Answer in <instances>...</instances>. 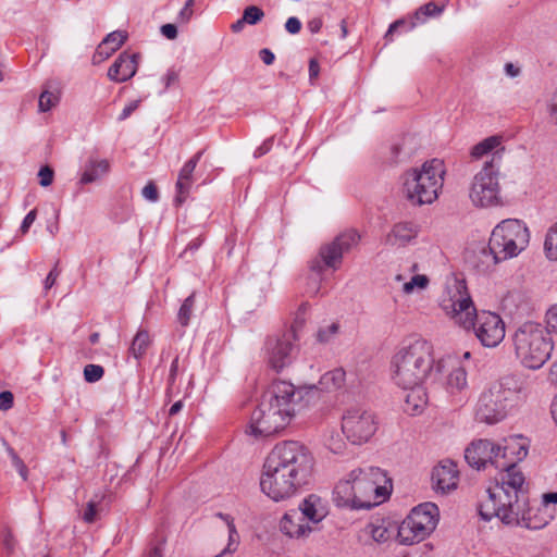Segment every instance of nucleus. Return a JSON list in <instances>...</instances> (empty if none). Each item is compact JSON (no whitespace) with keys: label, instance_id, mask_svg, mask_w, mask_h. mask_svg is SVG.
Returning <instances> with one entry per match:
<instances>
[{"label":"nucleus","instance_id":"obj_15","mask_svg":"<svg viewBox=\"0 0 557 557\" xmlns=\"http://www.w3.org/2000/svg\"><path fill=\"white\" fill-rule=\"evenodd\" d=\"M474 332L479 342L488 348L498 346L505 338V323L500 315L495 312L482 310L473 318V326L469 331Z\"/></svg>","mask_w":557,"mask_h":557},{"label":"nucleus","instance_id":"obj_24","mask_svg":"<svg viewBox=\"0 0 557 557\" xmlns=\"http://www.w3.org/2000/svg\"><path fill=\"white\" fill-rule=\"evenodd\" d=\"M498 459H506V463L521 461L528 455L529 441L521 435H512L504 440V445H496Z\"/></svg>","mask_w":557,"mask_h":557},{"label":"nucleus","instance_id":"obj_22","mask_svg":"<svg viewBox=\"0 0 557 557\" xmlns=\"http://www.w3.org/2000/svg\"><path fill=\"white\" fill-rule=\"evenodd\" d=\"M203 154V150L196 152L188 161L184 163L178 172L177 181L175 184L176 197L175 201L182 205L191 190L194 184V171Z\"/></svg>","mask_w":557,"mask_h":557},{"label":"nucleus","instance_id":"obj_53","mask_svg":"<svg viewBox=\"0 0 557 557\" xmlns=\"http://www.w3.org/2000/svg\"><path fill=\"white\" fill-rule=\"evenodd\" d=\"M13 394L9 391H4L0 393V410H9L13 406Z\"/></svg>","mask_w":557,"mask_h":557},{"label":"nucleus","instance_id":"obj_23","mask_svg":"<svg viewBox=\"0 0 557 557\" xmlns=\"http://www.w3.org/2000/svg\"><path fill=\"white\" fill-rule=\"evenodd\" d=\"M137 67L138 54L124 51L109 67L108 77L115 83H124L136 74Z\"/></svg>","mask_w":557,"mask_h":557},{"label":"nucleus","instance_id":"obj_10","mask_svg":"<svg viewBox=\"0 0 557 557\" xmlns=\"http://www.w3.org/2000/svg\"><path fill=\"white\" fill-rule=\"evenodd\" d=\"M440 306L457 325L469 331L476 314L475 306L463 280L454 278L446 285Z\"/></svg>","mask_w":557,"mask_h":557},{"label":"nucleus","instance_id":"obj_52","mask_svg":"<svg viewBox=\"0 0 557 557\" xmlns=\"http://www.w3.org/2000/svg\"><path fill=\"white\" fill-rule=\"evenodd\" d=\"M285 29L287 33L292 34V35H296L300 32L301 29V22L298 17H295V16H292V17H288L286 23H285Z\"/></svg>","mask_w":557,"mask_h":557},{"label":"nucleus","instance_id":"obj_27","mask_svg":"<svg viewBox=\"0 0 557 557\" xmlns=\"http://www.w3.org/2000/svg\"><path fill=\"white\" fill-rule=\"evenodd\" d=\"M554 518V512L546 506H529L524 517L520 520L519 527L529 530H541L545 528Z\"/></svg>","mask_w":557,"mask_h":557},{"label":"nucleus","instance_id":"obj_19","mask_svg":"<svg viewBox=\"0 0 557 557\" xmlns=\"http://www.w3.org/2000/svg\"><path fill=\"white\" fill-rule=\"evenodd\" d=\"M465 458L470 467L480 470L488 462L498 468L500 461L498 460V453L496 445L488 440L473 441L465 450Z\"/></svg>","mask_w":557,"mask_h":557},{"label":"nucleus","instance_id":"obj_64","mask_svg":"<svg viewBox=\"0 0 557 557\" xmlns=\"http://www.w3.org/2000/svg\"><path fill=\"white\" fill-rule=\"evenodd\" d=\"M548 381L557 387V360L550 366Z\"/></svg>","mask_w":557,"mask_h":557},{"label":"nucleus","instance_id":"obj_9","mask_svg":"<svg viewBox=\"0 0 557 557\" xmlns=\"http://www.w3.org/2000/svg\"><path fill=\"white\" fill-rule=\"evenodd\" d=\"M440 521V509L431 502L422 503L397 525V541L401 545H413L430 536Z\"/></svg>","mask_w":557,"mask_h":557},{"label":"nucleus","instance_id":"obj_32","mask_svg":"<svg viewBox=\"0 0 557 557\" xmlns=\"http://www.w3.org/2000/svg\"><path fill=\"white\" fill-rule=\"evenodd\" d=\"M299 513L304 518H307L313 523L322 521L327 515V509L324 502L315 494H311L306 497L299 505Z\"/></svg>","mask_w":557,"mask_h":557},{"label":"nucleus","instance_id":"obj_25","mask_svg":"<svg viewBox=\"0 0 557 557\" xmlns=\"http://www.w3.org/2000/svg\"><path fill=\"white\" fill-rule=\"evenodd\" d=\"M419 234V227L413 222H398L393 225L385 237V245L389 247H405Z\"/></svg>","mask_w":557,"mask_h":557},{"label":"nucleus","instance_id":"obj_31","mask_svg":"<svg viewBox=\"0 0 557 557\" xmlns=\"http://www.w3.org/2000/svg\"><path fill=\"white\" fill-rule=\"evenodd\" d=\"M408 393L404 399V411L410 416L420 414L426 406V393L422 385L401 387Z\"/></svg>","mask_w":557,"mask_h":557},{"label":"nucleus","instance_id":"obj_48","mask_svg":"<svg viewBox=\"0 0 557 557\" xmlns=\"http://www.w3.org/2000/svg\"><path fill=\"white\" fill-rule=\"evenodd\" d=\"M547 327L557 333V302L548 308L545 314Z\"/></svg>","mask_w":557,"mask_h":557},{"label":"nucleus","instance_id":"obj_63","mask_svg":"<svg viewBox=\"0 0 557 557\" xmlns=\"http://www.w3.org/2000/svg\"><path fill=\"white\" fill-rule=\"evenodd\" d=\"M320 65L315 59H311L309 62V77L315 79L319 76Z\"/></svg>","mask_w":557,"mask_h":557},{"label":"nucleus","instance_id":"obj_45","mask_svg":"<svg viewBox=\"0 0 557 557\" xmlns=\"http://www.w3.org/2000/svg\"><path fill=\"white\" fill-rule=\"evenodd\" d=\"M104 374V370L99 364H87L84 368V377L87 382L94 383L99 381Z\"/></svg>","mask_w":557,"mask_h":557},{"label":"nucleus","instance_id":"obj_3","mask_svg":"<svg viewBox=\"0 0 557 557\" xmlns=\"http://www.w3.org/2000/svg\"><path fill=\"white\" fill-rule=\"evenodd\" d=\"M433 346L425 339H414L393 356L391 372L399 387L422 385L434 367Z\"/></svg>","mask_w":557,"mask_h":557},{"label":"nucleus","instance_id":"obj_44","mask_svg":"<svg viewBox=\"0 0 557 557\" xmlns=\"http://www.w3.org/2000/svg\"><path fill=\"white\" fill-rule=\"evenodd\" d=\"M263 16H264L263 11L256 5L247 7L243 13L244 21L250 25L257 24L258 22H260L262 20Z\"/></svg>","mask_w":557,"mask_h":557},{"label":"nucleus","instance_id":"obj_2","mask_svg":"<svg viewBox=\"0 0 557 557\" xmlns=\"http://www.w3.org/2000/svg\"><path fill=\"white\" fill-rule=\"evenodd\" d=\"M528 392L524 379L515 374L505 375L490 383L481 393L475 418L487 424L497 423L527 399Z\"/></svg>","mask_w":557,"mask_h":557},{"label":"nucleus","instance_id":"obj_40","mask_svg":"<svg viewBox=\"0 0 557 557\" xmlns=\"http://www.w3.org/2000/svg\"><path fill=\"white\" fill-rule=\"evenodd\" d=\"M3 445H4L5 450L11 459V463H12L13 468L18 472V474L21 475L23 481H27L28 469H27L26 465L18 457L16 451L7 442H3Z\"/></svg>","mask_w":557,"mask_h":557},{"label":"nucleus","instance_id":"obj_47","mask_svg":"<svg viewBox=\"0 0 557 557\" xmlns=\"http://www.w3.org/2000/svg\"><path fill=\"white\" fill-rule=\"evenodd\" d=\"M38 176H39V184L42 187H48L53 182L54 172L50 166L45 165L39 170Z\"/></svg>","mask_w":557,"mask_h":557},{"label":"nucleus","instance_id":"obj_46","mask_svg":"<svg viewBox=\"0 0 557 557\" xmlns=\"http://www.w3.org/2000/svg\"><path fill=\"white\" fill-rule=\"evenodd\" d=\"M338 332V324L333 322L325 327H320L317 334L318 341L321 343L329 342Z\"/></svg>","mask_w":557,"mask_h":557},{"label":"nucleus","instance_id":"obj_54","mask_svg":"<svg viewBox=\"0 0 557 557\" xmlns=\"http://www.w3.org/2000/svg\"><path fill=\"white\" fill-rule=\"evenodd\" d=\"M36 216H37V210L36 209H33L30 210L26 216L24 218L23 222H22V225H21V233L23 235H25L29 227L32 226V224L35 222L36 220Z\"/></svg>","mask_w":557,"mask_h":557},{"label":"nucleus","instance_id":"obj_62","mask_svg":"<svg viewBox=\"0 0 557 557\" xmlns=\"http://www.w3.org/2000/svg\"><path fill=\"white\" fill-rule=\"evenodd\" d=\"M193 14H194L193 9L184 5L183 9L180 11L177 18L181 23H188L193 16Z\"/></svg>","mask_w":557,"mask_h":557},{"label":"nucleus","instance_id":"obj_1","mask_svg":"<svg viewBox=\"0 0 557 557\" xmlns=\"http://www.w3.org/2000/svg\"><path fill=\"white\" fill-rule=\"evenodd\" d=\"M314 458L310 450L296 441L276 444L268 454L260 487H302L310 483Z\"/></svg>","mask_w":557,"mask_h":557},{"label":"nucleus","instance_id":"obj_29","mask_svg":"<svg viewBox=\"0 0 557 557\" xmlns=\"http://www.w3.org/2000/svg\"><path fill=\"white\" fill-rule=\"evenodd\" d=\"M126 39V33L120 30H115L107 35V37L99 44L92 55L94 64H99L111 57L120 49Z\"/></svg>","mask_w":557,"mask_h":557},{"label":"nucleus","instance_id":"obj_34","mask_svg":"<svg viewBox=\"0 0 557 557\" xmlns=\"http://www.w3.org/2000/svg\"><path fill=\"white\" fill-rule=\"evenodd\" d=\"M110 171V163L106 159H89L81 175L79 183L83 185L94 183L103 177Z\"/></svg>","mask_w":557,"mask_h":557},{"label":"nucleus","instance_id":"obj_16","mask_svg":"<svg viewBox=\"0 0 557 557\" xmlns=\"http://www.w3.org/2000/svg\"><path fill=\"white\" fill-rule=\"evenodd\" d=\"M339 483L358 487H393L388 471L375 466L351 469L341 478Z\"/></svg>","mask_w":557,"mask_h":557},{"label":"nucleus","instance_id":"obj_12","mask_svg":"<svg viewBox=\"0 0 557 557\" xmlns=\"http://www.w3.org/2000/svg\"><path fill=\"white\" fill-rule=\"evenodd\" d=\"M359 242L360 235L354 230L341 233L332 242L320 247L318 255L309 263L310 270L321 274L326 268L334 271L339 269L343 255L358 246Z\"/></svg>","mask_w":557,"mask_h":557},{"label":"nucleus","instance_id":"obj_28","mask_svg":"<svg viewBox=\"0 0 557 557\" xmlns=\"http://www.w3.org/2000/svg\"><path fill=\"white\" fill-rule=\"evenodd\" d=\"M397 525L389 519L376 518L362 529L364 535L370 536L375 543L384 544L391 540Z\"/></svg>","mask_w":557,"mask_h":557},{"label":"nucleus","instance_id":"obj_49","mask_svg":"<svg viewBox=\"0 0 557 557\" xmlns=\"http://www.w3.org/2000/svg\"><path fill=\"white\" fill-rule=\"evenodd\" d=\"M227 528H228V545L225 549H223L220 554H218L214 557H222L225 554L235 552V548H232L231 546L233 543L237 542V539H238L237 530H236L235 524L227 527Z\"/></svg>","mask_w":557,"mask_h":557},{"label":"nucleus","instance_id":"obj_8","mask_svg":"<svg viewBox=\"0 0 557 557\" xmlns=\"http://www.w3.org/2000/svg\"><path fill=\"white\" fill-rule=\"evenodd\" d=\"M500 156L494 154L474 174L469 186V199L475 208H494L504 205L499 183Z\"/></svg>","mask_w":557,"mask_h":557},{"label":"nucleus","instance_id":"obj_39","mask_svg":"<svg viewBox=\"0 0 557 557\" xmlns=\"http://www.w3.org/2000/svg\"><path fill=\"white\" fill-rule=\"evenodd\" d=\"M430 280L424 274H416L410 281L405 282L403 292L407 295L412 294L414 290H423L429 286Z\"/></svg>","mask_w":557,"mask_h":557},{"label":"nucleus","instance_id":"obj_14","mask_svg":"<svg viewBox=\"0 0 557 557\" xmlns=\"http://www.w3.org/2000/svg\"><path fill=\"white\" fill-rule=\"evenodd\" d=\"M289 422L285 413L261 397L260 404L251 413L247 433L255 437H268L285 429Z\"/></svg>","mask_w":557,"mask_h":557},{"label":"nucleus","instance_id":"obj_59","mask_svg":"<svg viewBox=\"0 0 557 557\" xmlns=\"http://www.w3.org/2000/svg\"><path fill=\"white\" fill-rule=\"evenodd\" d=\"M161 33L168 39H175L177 37V28L174 24H164L161 26Z\"/></svg>","mask_w":557,"mask_h":557},{"label":"nucleus","instance_id":"obj_26","mask_svg":"<svg viewBox=\"0 0 557 557\" xmlns=\"http://www.w3.org/2000/svg\"><path fill=\"white\" fill-rule=\"evenodd\" d=\"M280 530L292 539L307 536L312 529L304 522V517L297 511L286 512L280 521Z\"/></svg>","mask_w":557,"mask_h":557},{"label":"nucleus","instance_id":"obj_50","mask_svg":"<svg viewBox=\"0 0 557 557\" xmlns=\"http://www.w3.org/2000/svg\"><path fill=\"white\" fill-rule=\"evenodd\" d=\"M269 498L274 502H281L292 496L289 490H263Z\"/></svg>","mask_w":557,"mask_h":557},{"label":"nucleus","instance_id":"obj_57","mask_svg":"<svg viewBox=\"0 0 557 557\" xmlns=\"http://www.w3.org/2000/svg\"><path fill=\"white\" fill-rule=\"evenodd\" d=\"M59 274L60 272L58 271V265H54V268L49 272L44 282L46 290L50 289L55 284Z\"/></svg>","mask_w":557,"mask_h":557},{"label":"nucleus","instance_id":"obj_17","mask_svg":"<svg viewBox=\"0 0 557 557\" xmlns=\"http://www.w3.org/2000/svg\"><path fill=\"white\" fill-rule=\"evenodd\" d=\"M352 490H337L334 500L339 507H348L350 509H372L387 499H389L393 490H363L370 492L369 495H351Z\"/></svg>","mask_w":557,"mask_h":557},{"label":"nucleus","instance_id":"obj_61","mask_svg":"<svg viewBox=\"0 0 557 557\" xmlns=\"http://www.w3.org/2000/svg\"><path fill=\"white\" fill-rule=\"evenodd\" d=\"M259 55H260L261 60L263 61V63L267 65L273 64V62L275 60L274 53L268 48L261 49L259 52Z\"/></svg>","mask_w":557,"mask_h":557},{"label":"nucleus","instance_id":"obj_36","mask_svg":"<svg viewBox=\"0 0 557 557\" xmlns=\"http://www.w3.org/2000/svg\"><path fill=\"white\" fill-rule=\"evenodd\" d=\"M346 372L343 368H336L325 372L319 380L322 391L335 392L345 386Z\"/></svg>","mask_w":557,"mask_h":557},{"label":"nucleus","instance_id":"obj_60","mask_svg":"<svg viewBox=\"0 0 557 557\" xmlns=\"http://www.w3.org/2000/svg\"><path fill=\"white\" fill-rule=\"evenodd\" d=\"M323 21L321 17H313L307 23V27L311 34H317L321 30Z\"/></svg>","mask_w":557,"mask_h":557},{"label":"nucleus","instance_id":"obj_42","mask_svg":"<svg viewBox=\"0 0 557 557\" xmlns=\"http://www.w3.org/2000/svg\"><path fill=\"white\" fill-rule=\"evenodd\" d=\"M59 102V96L54 92L45 90L41 92L39 97V110L42 112L49 111Z\"/></svg>","mask_w":557,"mask_h":557},{"label":"nucleus","instance_id":"obj_4","mask_svg":"<svg viewBox=\"0 0 557 557\" xmlns=\"http://www.w3.org/2000/svg\"><path fill=\"white\" fill-rule=\"evenodd\" d=\"M445 174L442 160L425 161L420 168L410 169L401 175V194L413 206L431 205L438 198Z\"/></svg>","mask_w":557,"mask_h":557},{"label":"nucleus","instance_id":"obj_41","mask_svg":"<svg viewBox=\"0 0 557 557\" xmlns=\"http://www.w3.org/2000/svg\"><path fill=\"white\" fill-rule=\"evenodd\" d=\"M443 12V8L438 7L434 2H429L426 4L421 5L416 11V18L420 22H424L426 17L438 15Z\"/></svg>","mask_w":557,"mask_h":557},{"label":"nucleus","instance_id":"obj_37","mask_svg":"<svg viewBox=\"0 0 557 557\" xmlns=\"http://www.w3.org/2000/svg\"><path fill=\"white\" fill-rule=\"evenodd\" d=\"M544 252L548 260L557 261V221L550 224L546 231Z\"/></svg>","mask_w":557,"mask_h":557},{"label":"nucleus","instance_id":"obj_33","mask_svg":"<svg viewBox=\"0 0 557 557\" xmlns=\"http://www.w3.org/2000/svg\"><path fill=\"white\" fill-rule=\"evenodd\" d=\"M505 147L503 146V136L494 135L484 138L483 140L474 145L471 148L470 156L472 159L480 160L488 154H491V158L494 154H499L502 159Z\"/></svg>","mask_w":557,"mask_h":557},{"label":"nucleus","instance_id":"obj_18","mask_svg":"<svg viewBox=\"0 0 557 557\" xmlns=\"http://www.w3.org/2000/svg\"><path fill=\"white\" fill-rule=\"evenodd\" d=\"M264 350L268 364L275 371H281L290 364L294 357L295 347L292 336L286 334L281 337L269 336L264 344Z\"/></svg>","mask_w":557,"mask_h":557},{"label":"nucleus","instance_id":"obj_55","mask_svg":"<svg viewBox=\"0 0 557 557\" xmlns=\"http://www.w3.org/2000/svg\"><path fill=\"white\" fill-rule=\"evenodd\" d=\"M143 196L147 199V200H150V201H157L158 200V197H159V193H158V189L156 187V185L153 183H148L144 188H143Z\"/></svg>","mask_w":557,"mask_h":557},{"label":"nucleus","instance_id":"obj_6","mask_svg":"<svg viewBox=\"0 0 557 557\" xmlns=\"http://www.w3.org/2000/svg\"><path fill=\"white\" fill-rule=\"evenodd\" d=\"M487 498L478 505L481 520L497 517L504 524L519 527L530 506L528 490H486Z\"/></svg>","mask_w":557,"mask_h":557},{"label":"nucleus","instance_id":"obj_7","mask_svg":"<svg viewBox=\"0 0 557 557\" xmlns=\"http://www.w3.org/2000/svg\"><path fill=\"white\" fill-rule=\"evenodd\" d=\"M530 243V231L527 224L518 219H506L492 231L488 240L487 256L493 264L518 257Z\"/></svg>","mask_w":557,"mask_h":557},{"label":"nucleus","instance_id":"obj_11","mask_svg":"<svg viewBox=\"0 0 557 557\" xmlns=\"http://www.w3.org/2000/svg\"><path fill=\"white\" fill-rule=\"evenodd\" d=\"M380 426L379 417L362 406H351L344 410L341 420V430L345 438L351 444L361 446L369 443Z\"/></svg>","mask_w":557,"mask_h":557},{"label":"nucleus","instance_id":"obj_21","mask_svg":"<svg viewBox=\"0 0 557 557\" xmlns=\"http://www.w3.org/2000/svg\"><path fill=\"white\" fill-rule=\"evenodd\" d=\"M431 481L435 487L451 488L458 487L460 483V470L451 459L440 460L431 471Z\"/></svg>","mask_w":557,"mask_h":557},{"label":"nucleus","instance_id":"obj_13","mask_svg":"<svg viewBox=\"0 0 557 557\" xmlns=\"http://www.w3.org/2000/svg\"><path fill=\"white\" fill-rule=\"evenodd\" d=\"M311 387L299 386L287 381H274L262 397L271 403L280 412L285 413L288 420H292L296 412L302 407L305 397L311 392Z\"/></svg>","mask_w":557,"mask_h":557},{"label":"nucleus","instance_id":"obj_51","mask_svg":"<svg viewBox=\"0 0 557 557\" xmlns=\"http://www.w3.org/2000/svg\"><path fill=\"white\" fill-rule=\"evenodd\" d=\"M139 104H140V100H133V101L128 102L124 107L122 112L120 113L117 120L124 121V120L128 119L133 114V112H135L138 109Z\"/></svg>","mask_w":557,"mask_h":557},{"label":"nucleus","instance_id":"obj_30","mask_svg":"<svg viewBox=\"0 0 557 557\" xmlns=\"http://www.w3.org/2000/svg\"><path fill=\"white\" fill-rule=\"evenodd\" d=\"M111 502L112 495L110 493H107L106 490H98L87 499L86 508L82 516L84 522L94 523L97 520L98 513L106 510Z\"/></svg>","mask_w":557,"mask_h":557},{"label":"nucleus","instance_id":"obj_43","mask_svg":"<svg viewBox=\"0 0 557 557\" xmlns=\"http://www.w3.org/2000/svg\"><path fill=\"white\" fill-rule=\"evenodd\" d=\"M195 304L194 294L188 296L178 311V320L182 325H187L191 315V310Z\"/></svg>","mask_w":557,"mask_h":557},{"label":"nucleus","instance_id":"obj_35","mask_svg":"<svg viewBox=\"0 0 557 557\" xmlns=\"http://www.w3.org/2000/svg\"><path fill=\"white\" fill-rule=\"evenodd\" d=\"M498 468L504 470L500 474L502 487H522L525 478L516 463L500 462Z\"/></svg>","mask_w":557,"mask_h":557},{"label":"nucleus","instance_id":"obj_58","mask_svg":"<svg viewBox=\"0 0 557 557\" xmlns=\"http://www.w3.org/2000/svg\"><path fill=\"white\" fill-rule=\"evenodd\" d=\"M163 82L165 88H169L170 86L176 84L178 82V72L174 69H170L163 76Z\"/></svg>","mask_w":557,"mask_h":557},{"label":"nucleus","instance_id":"obj_5","mask_svg":"<svg viewBox=\"0 0 557 557\" xmlns=\"http://www.w3.org/2000/svg\"><path fill=\"white\" fill-rule=\"evenodd\" d=\"M512 343L517 359L531 370L542 368L554 348L548 327L533 321H527L517 327Z\"/></svg>","mask_w":557,"mask_h":557},{"label":"nucleus","instance_id":"obj_38","mask_svg":"<svg viewBox=\"0 0 557 557\" xmlns=\"http://www.w3.org/2000/svg\"><path fill=\"white\" fill-rule=\"evenodd\" d=\"M150 344L151 339L148 332L139 330L132 342L129 351L136 359H138L146 354Z\"/></svg>","mask_w":557,"mask_h":557},{"label":"nucleus","instance_id":"obj_20","mask_svg":"<svg viewBox=\"0 0 557 557\" xmlns=\"http://www.w3.org/2000/svg\"><path fill=\"white\" fill-rule=\"evenodd\" d=\"M442 363L448 364V372L444 381L445 391L449 396L458 398V400H462L465 398L463 394L468 389L466 368L460 363V361L451 358L442 360L440 364Z\"/></svg>","mask_w":557,"mask_h":557},{"label":"nucleus","instance_id":"obj_56","mask_svg":"<svg viewBox=\"0 0 557 557\" xmlns=\"http://www.w3.org/2000/svg\"><path fill=\"white\" fill-rule=\"evenodd\" d=\"M547 110L550 115V117L555 121L557 124V91L554 92L547 102Z\"/></svg>","mask_w":557,"mask_h":557}]
</instances>
